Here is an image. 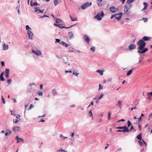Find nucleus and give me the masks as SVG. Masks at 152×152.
I'll list each match as a JSON object with an SVG mask.
<instances>
[{
    "mask_svg": "<svg viewBox=\"0 0 152 152\" xmlns=\"http://www.w3.org/2000/svg\"><path fill=\"white\" fill-rule=\"evenodd\" d=\"M138 143L141 146H142L143 145V143L140 141H138Z\"/></svg>",
    "mask_w": 152,
    "mask_h": 152,
    "instance_id": "49",
    "label": "nucleus"
},
{
    "mask_svg": "<svg viewBox=\"0 0 152 152\" xmlns=\"http://www.w3.org/2000/svg\"><path fill=\"white\" fill-rule=\"evenodd\" d=\"M56 42H60V39H56Z\"/></svg>",
    "mask_w": 152,
    "mask_h": 152,
    "instance_id": "58",
    "label": "nucleus"
},
{
    "mask_svg": "<svg viewBox=\"0 0 152 152\" xmlns=\"http://www.w3.org/2000/svg\"><path fill=\"white\" fill-rule=\"evenodd\" d=\"M125 120L124 119H121V120H119L117 122H120L121 121H123V122H124L125 121Z\"/></svg>",
    "mask_w": 152,
    "mask_h": 152,
    "instance_id": "50",
    "label": "nucleus"
},
{
    "mask_svg": "<svg viewBox=\"0 0 152 152\" xmlns=\"http://www.w3.org/2000/svg\"><path fill=\"white\" fill-rule=\"evenodd\" d=\"M150 39H151V37H150L144 36V37H143L142 38V39L143 40V41H147L150 40Z\"/></svg>",
    "mask_w": 152,
    "mask_h": 152,
    "instance_id": "14",
    "label": "nucleus"
},
{
    "mask_svg": "<svg viewBox=\"0 0 152 152\" xmlns=\"http://www.w3.org/2000/svg\"><path fill=\"white\" fill-rule=\"evenodd\" d=\"M92 3L91 2H87L83 4L81 6V8L84 10L91 5Z\"/></svg>",
    "mask_w": 152,
    "mask_h": 152,
    "instance_id": "3",
    "label": "nucleus"
},
{
    "mask_svg": "<svg viewBox=\"0 0 152 152\" xmlns=\"http://www.w3.org/2000/svg\"><path fill=\"white\" fill-rule=\"evenodd\" d=\"M123 130L126 131L125 132H128L129 131V130L128 129V127H127L126 126H123Z\"/></svg>",
    "mask_w": 152,
    "mask_h": 152,
    "instance_id": "22",
    "label": "nucleus"
},
{
    "mask_svg": "<svg viewBox=\"0 0 152 152\" xmlns=\"http://www.w3.org/2000/svg\"><path fill=\"white\" fill-rule=\"evenodd\" d=\"M96 72L99 73L101 75H102L103 74V71L102 70H97Z\"/></svg>",
    "mask_w": 152,
    "mask_h": 152,
    "instance_id": "24",
    "label": "nucleus"
},
{
    "mask_svg": "<svg viewBox=\"0 0 152 152\" xmlns=\"http://www.w3.org/2000/svg\"><path fill=\"white\" fill-rule=\"evenodd\" d=\"M1 99H2V103L4 104H5V100L2 96H1Z\"/></svg>",
    "mask_w": 152,
    "mask_h": 152,
    "instance_id": "36",
    "label": "nucleus"
},
{
    "mask_svg": "<svg viewBox=\"0 0 152 152\" xmlns=\"http://www.w3.org/2000/svg\"><path fill=\"white\" fill-rule=\"evenodd\" d=\"M122 102L120 100H118V102L116 104V105L119 107V108H121V107Z\"/></svg>",
    "mask_w": 152,
    "mask_h": 152,
    "instance_id": "16",
    "label": "nucleus"
},
{
    "mask_svg": "<svg viewBox=\"0 0 152 152\" xmlns=\"http://www.w3.org/2000/svg\"><path fill=\"white\" fill-rule=\"evenodd\" d=\"M37 94H38L39 96H42V95L43 93L41 91H38L37 93Z\"/></svg>",
    "mask_w": 152,
    "mask_h": 152,
    "instance_id": "35",
    "label": "nucleus"
},
{
    "mask_svg": "<svg viewBox=\"0 0 152 152\" xmlns=\"http://www.w3.org/2000/svg\"><path fill=\"white\" fill-rule=\"evenodd\" d=\"M4 72H3L0 75V80L1 81H3L4 80V79L3 77V74Z\"/></svg>",
    "mask_w": 152,
    "mask_h": 152,
    "instance_id": "18",
    "label": "nucleus"
},
{
    "mask_svg": "<svg viewBox=\"0 0 152 152\" xmlns=\"http://www.w3.org/2000/svg\"><path fill=\"white\" fill-rule=\"evenodd\" d=\"M34 107V105L32 104H31L30 105V106L29 107L28 110H31L32 108L33 107Z\"/></svg>",
    "mask_w": 152,
    "mask_h": 152,
    "instance_id": "41",
    "label": "nucleus"
},
{
    "mask_svg": "<svg viewBox=\"0 0 152 152\" xmlns=\"http://www.w3.org/2000/svg\"><path fill=\"white\" fill-rule=\"evenodd\" d=\"M137 44L139 45V49L137 52L139 53L142 54L145 53L148 50L147 48H145L143 50L145 47L146 44L145 42L142 39H140L137 43Z\"/></svg>",
    "mask_w": 152,
    "mask_h": 152,
    "instance_id": "1",
    "label": "nucleus"
},
{
    "mask_svg": "<svg viewBox=\"0 0 152 152\" xmlns=\"http://www.w3.org/2000/svg\"><path fill=\"white\" fill-rule=\"evenodd\" d=\"M102 88H103L102 86L100 84H99V90H100L102 89Z\"/></svg>",
    "mask_w": 152,
    "mask_h": 152,
    "instance_id": "47",
    "label": "nucleus"
},
{
    "mask_svg": "<svg viewBox=\"0 0 152 152\" xmlns=\"http://www.w3.org/2000/svg\"><path fill=\"white\" fill-rule=\"evenodd\" d=\"M137 139H138L139 140H141L142 138H141V134H140L138 135L137 137Z\"/></svg>",
    "mask_w": 152,
    "mask_h": 152,
    "instance_id": "25",
    "label": "nucleus"
},
{
    "mask_svg": "<svg viewBox=\"0 0 152 152\" xmlns=\"http://www.w3.org/2000/svg\"><path fill=\"white\" fill-rule=\"evenodd\" d=\"M122 12H120L119 13V15H119L117 14H115V18L116 19H117L118 20H120V19H121V17L122 16Z\"/></svg>",
    "mask_w": 152,
    "mask_h": 152,
    "instance_id": "8",
    "label": "nucleus"
},
{
    "mask_svg": "<svg viewBox=\"0 0 152 152\" xmlns=\"http://www.w3.org/2000/svg\"><path fill=\"white\" fill-rule=\"evenodd\" d=\"M138 126H139V130L140 131H141V125L140 124H138Z\"/></svg>",
    "mask_w": 152,
    "mask_h": 152,
    "instance_id": "56",
    "label": "nucleus"
},
{
    "mask_svg": "<svg viewBox=\"0 0 152 152\" xmlns=\"http://www.w3.org/2000/svg\"><path fill=\"white\" fill-rule=\"evenodd\" d=\"M125 0H121V1L122 2V4H123L124 3Z\"/></svg>",
    "mask_w": 152,
    "mask_h": 152,
    "instance_id": "61",
    "label": "nucleus"
},
{
    "mask_svg": "<svg viewBox=\"0 0 152 152\" xmlns=\"http://www.w3.org/2000/svg\"><path fill=\"white\" fill-rule=\"evenodd\" d=\"M19 120H18V119H17L15 121L14 120L13 121V123H16L19 121Z\"/></svg>",
    "mask_w": 152,
    "mask_h": 152,
    "instance_id": "43",
    "label": "nucleus"
},
{
    "mask_svg": "<svg viewBox=\"0 0 152 152\" xmlns=\"http://www.w3.org/2000/svg\"><path fill=\"white\" fill-rule=\"evenodd\" d=\"M69 36V37L70 39H72L74 38V36L72 32V31H70L68 33Z\"/></svg>",
    "mask_w": 152,
    "mask_h": 152,
    "instance_id": "15",
    "label": "nucleus"
},
{
    "mask_svg": "<svg viewBox=\"0 0 152 152\" xmlns=\"http://www.w3.org/2000/svg\"><path fill=\"white\" fill-rule=\"evenodd\" d=\"M39 88H40V89H42V88H43L42 85V84L40 85V86Z\"/></svg>",
    "mask_w": 152,
    "mask_h": 152,
    "instance_id": "62",
    "label": "nucleus"
},
{
    "mask_svg": "<svg viewBox=\"0 0 152 152\" xmlns=\"http://www.w3.org/2000/svg\"><path fill=\"white\" fill-rule=\"evenodd\" d=\"M69 17L71 18V20L72 21H77V18H72V17L70 15H69Z\"/></svg>",
    "mask_w": 152,
    "mask_h": 152,
    "instance_id": "23",
    "label": "nucleus"
},
{
    "mask_svg": "<svg viewBox=\"0 0 152 152\" xmlns=\"http://www.w3.org/2000/svg\"><path fill=\"white\" fill-rule=\"evenodd\" d=\"M15 139L17 140V143H19L20 141H24V140L23 138H19L18 136L16 137Z\"/></svg>",
    "mask_w": 152,
    "mask_h": 152,
    "instance_id": "11",
    "label": "nucleus"
},
{
    "mask_svg": "<svg viewBox=\"0 0 152 152\" xmlns=\"http://www.w3.org/2000/svg\"><path fill=\"white\" fill-rule=\"evenodd\" d=\"M1 64L2 66H3L4 65V61H1Z\"/></svg>",
    "mask_w": 152,
    "mask_h": 152,
    "instance_id": "57",
    "label": "nucleus"
},
{
    "mask_svg": "<svg viewBox=\"0 0 152 152\" xmlns=\"http://www.w3.org/2000/svg\"><path fill=\"white\" fill-rule=\"evenodd\" d=\"M28 33L29 39H33L32 37L33 34L32 32L29 30H28Z\"/></svg>",
    "mask_w": 152,
    "mask_h": 152,
    "instance_id": "6",
    "label": "nucleus"
},
{
    "mask_svg": "<svg viewBox=\"0 0 152 152\" xmlns=\"http://www.w3.org/2000/svg\"><path fill=\"white\" fill-rule=\"evenodd\" d=\"M95 47L94 46L92 47L90 49V50L93 52H94L95 51Z\"/></svg>",
    "mask_w": 152,
    "mask_h": 152,
    "instance_id": "30",
    "label": "nucleus"
},
{
    "mask_svg": "<svg viewBox=\"0 0 152 152\" xmlns=\"http://www.w3.org/2000/svg\"><path fill=\"white\" fill-rule=\"evenodd\" d=\"M83 39L88 44H89V42L91 41V39H89V37L87 35H84Z\"/></svg>",
    "mask_w": 152,
    "mask_h": 152,
    "instance_id": "4",
    "label": "nucleus"
},
{
    "mask_svg": "<svg viewBox=\"0 0 152 152\" xmlns=\"http://www.w3.org/2000/svg\"><path fill=\"white\" fill-rule=\"evenodd\" d=\"M142 20L145 22H146L147 21L148 19L147 18H143Z\"/></svg>",
    "mask_w": 152,
    "mask_h": 152,
    "instance_id": "39",
    "label": "nucleus"
},
{
    "mask_svg": "<svg viewBox=\"0 0 152 152\" xmlns=\"http://www.w3.org/2000/svg\"><path fill=\"white\" fill-rule=\"evenodd\" d=\"M54 3L55 5L56 6L59 4V2H58L57 0H54Z\"/></svg>",
    "mask_w": 152,
    "mask_h": 152,
    "instance_id": "28",
    "label": "nucleus"
},
{
    "mask_svg": "<svg viewBox=\"0 0 152 152\" xmlns=\"http://www.w3.org/2000/svg\"><path fill=\"white\" fill-rule=\"evenodd\" d=\"M125 131H126L125 130H117L116 131L117 132H125Z\"/></svg>",
    "mask_w": 152,
    "mask_h": 152,
    "instance_id": "37",
    "label": "nucleus"
},
{
    "mask_svg": "<svg viewBox=\"0 0 152 152\" xmlns=\"http://www.w3.org/2000/svg\"><path fill=\"white\" fill-rule=\"evenodd\" d=\"M134 68V67H133L131 69L129 70L128 72L127 73V76L131 74Z\"/></svg>",
    "mask_w": 152,
    "mask_h": 152,
    "instance_id": "21",
    "label": "nucleus"
},
{
    "mask_svg": "<svg viewBox=\"0 0 152 152\" xmlns=\"http://www.w3.org/2000/svg\"><path fill=\"white\" fill-rule=\"evenodd\" d=\"M45 17H47L49 18V17L48 16L46 15H44L43 16L39 17V18H42Z\"/></svg>",
    "mask_w": 152,
    "mask_h": 152,
    "instance_id": "40",
    "label": "nucleus"
},
{
    "mask_svg": "<svg viewBox=\"0 0 152 152\" xmlns=\"http://www.w3.org/2000/svg\"><path fill=\"white\" fill-rule=\"evenodd\" d=\"M89 114H90V116H91L92 117V118L93 119V115L92 113L91 110H90L89 112Z\"/></svg>",
    "mask_w": 152,
    "mask_h": 152,
    "instance_id": "45",
    "label": "nucleus"
},
{
    "mask_svg": "<svg viewBox=\"0 0 152 152\" xmlns=\"http://www.w3.org/2000/svg\"><path fill=\"white\" fill-rule=\"evenodd\" d=\"M52 92L53 95H55L56 94V91L54 89L52 90Z\"/></svg>",
    "mask_w": 152,
    "mask_h": 152,
    "instance_id": "29",
    "label": "nucleus"
},
{
    "mask_svg": "<svg viewBox=\"0 0 152 152\" xmlns=\"http://www.w3.org/2000/svg\"><path fill=\"white\" fill-rule=\"evenodd\" d=\"M26 29L28 30H28L29 29H31L29 26L28 25H26Z\"/></svg>",
    "mask_w": 152,
    "mask_h": 152,
    "instance_id": "53",
    "label": "nucleus"
},
{
    "mask_svg": "<svg viewBox=\"0 0 152 152\" xmlns=\"http://www.w3.org/2000/svg\"><path fill=\"white\" fill-rule=\"evenodd\" d=\"M60 43L62 44L63 46H65V47H67L69 45L68 44H66L64 42L62 41Z\"/></svg>",
    "mask_w": 152,
    "mask_h": 152,
    "instance_id": "20",
    "label": "nucleus"
},
{
    "mask_svg": "<svg viewBox=\"0 0 152 152\" xmlns=\"http://www.w3.org/2000/svg\"><path fill=\"white\" fill-rule=\"evenodd\" d=\"M12 80L11 79H8L7 80V82L8 83V84H9L10 83H11Z\"/></svg>",
    "mask_w": 152,
    "mask_h": 152,
    "instance_id": "42",
    "label": "nucleus"
},
{
    "mask_svg": "<svg viewBox=\"0 0 152 152\" xmlns=\"http://www.w3.org/2000/svg\"><path fill=\"white\" fill-rule=\"evenodd\" d=\"M142 120V118H141V117H140L139 118H138V124H139V122L140 121Z\"/></svg>",
    "mask_w": 152,
    "mask_h": 152,
    "instance_id": "44",
    "label": "nucleus"
},
{
    "mask_svg": "<svg viewBox=\"0 0 152 152\" xmlns=\"http://www.w3.org/2000/svg\"><path fill=\"white\" fill-rule=\"evenodd\" d=\"M78 74H79V73H77L75 72H73V75H75L76 76H77Z\"/></svg>",
    "mask_w": 152,
    "mask_h": 152,
    "instance_id": "48",
    "label": "nucleus"
},
{
    "mask_svg": "<svg viewBox=\"0 0 152 152\" xmlns=\"http://www.w3.org/2000/svg\"><path fill=\"white\" fill-rule=\"evenodd\" d=\"M58 151H64V152H67V151H65L64 150L62 149H61V148H60V149L59 150H58Z\"/></svg>",
    "mask_w": 152,
    "mask_h": 152,
    "instance_id": "38",
    "label": "nucleus"
},
{
    "mask_svg": "<svg viewBox=\"0 0 152 152\" xmlns=\"http://www.w3.org/2000/svg\"><path fill=\"white\" fill-rule=\"evenodd\" d=\"M20 127L19 126H16L13 128V131L15 132H16L19 131Z\"/></svg>",
    "mask_w": 152,
    "mask_h": 152,
    "instance_id": "12",
    "label": "nucleus"
},
{
    "mask_svg": "<svg viewBox=\"0 0 152 152\" xmlns=\"http://www.w3.org/2000/svg\"><path fill=\"white\" fill-rule=\"evenodd\" d=\"M135 0H127V3L128 4H130L133 2Z\"/></svg>",
    "mask_w": 152,
    "mask_h": 152,
    "instance_id": "27",
    "label": "nucleus"
},
{
    "mask_svg": "<svg viewBox=\"0 0 152 152\" xmlns=\"http://www.w3.org/2000/svg\"><path fill=\"white\" fill-rule=\"evenodd\" d=\"M3 49L4 50H7L8 48V45H6L5 43L3 44Z\"/></svg>",
    "mask_w": 152,
    "mask_h": 152,
    "instance_id": "19",
    "label": "nucleus"
},
{
    "mask_svg": "<svg viewBox=\"0 0 152 152\" xmlns=\"http://www.w3.org/2000/svg\"><path fill=\"white\" fill-rule=\"evenodd\" d=\"M16 117L17 119H18L20 117V115H18L16 116Z\"/></svg>",
    "mask_w": 152,
    "mask_h": 152,
    "instance_id": "60",
    "label": "nucleus"
},
{
    "mask_svg": "<svg viewBox=\"0 0 152 152\" xmlns=\"http://www.w3.org/2000/svg\"><path fill=\"white\" fill-rule=\"evenodd\" d=\"M65 72H69V73H71L72 72V70H70V71H65Z\"/></svg>",
    "mask_w": 152,
    "mask_h": 152,
    "instance_id": "64",
    "label": "nucleus"
},
{
    "mask_svg": "<svg viewBox=\"0 0 152 152\" xmlns=\"http://www.w3.org/2000/svg\"><path fill=\"white\" fill-rule=\"evenodd\" d=\"M39 11L40 12L43 13L44 11V10H40V9L36 10H35V12H37Z\"/></svg>",
    "mask_w": 152,
    "mask_h": 152,
    "instance_id": "31",
    "label": "nucleus"
},
{
    "mask_svg": "<svg viewBox=\"0 0 152 152\" xmlns=\"http://www.w3.org/2000/svg\"><path fill=\"white\" fill-rule=\"evenodd\" d=\"M137 105V104H136L134 107H132L131 108V110L132 111L134 109H136V108H137V107H136V106Z\"/></svg>",
    "mask_w": 152,
    "mask_h": 152,
    "instance_id": "46",
    "label": "nucleus"
},
{
    "mask_svg": "<svg viewBox=\"0 0 152 152\" xmlns=\"http://www.w3.org/2000/svg\"><path fill=\"white\" fill-rule=\"evenodd\" d=\"M149 95H150L151 96H152V92H149V93H147V95L148 96Z\"/></svg>",
    "mask_w": 152,
    "mask_h": 152,
    "instance_id": "59",
    "label": "nucleus"
},
{
    "mask_svg": "<svg viewBox=\"0 0 152 152\" xmlns=\"http://www.w3.org/2000/svg\"><path fill=\"white\" fill-rule=\"evenodd\" d=\"M116 128L117 129H123V126H119L116 127Z\"/></svg>",
    "mask_w": 152,
    "mask_h": 152,
    "instance_id": "54",
    "label": "nucleus"
},
{
    "mask_svg": "<svg viewBox=\"0 0 152 152\" xmlns=\"http://www.w3.org/2000/svg\"><path fill=\"white\" fill-rule=\"evenodd\" d=\"M62 21V20L59 18H57L56 20V23H58L61 22Z\"/></svg>",
    "mask_w": 152,
    "mask_h": 152,
    "instance_id": "26",
    "label": "nucleus"
},
{
    "mask_svg": "<svg viewBox=\"0 0 152 152\" xmlns=\"http://www.w3.org/2000/svg\"><path fill=\"white\" fill-rule=\"evenodd\" d=\"M104 14L103 12H101L100 13H98L94 17V18H96L98 20H100L102 18Z\"/></svg>",
    "mask_w": 152,
    "mask_h": 152,
    "instance_id": "2",
    "label": "nucleus"
},
{
    "mask_svg": "<svg viewBox=\"0 0 152 152\" xmlns=\"http://www.w3.org/2000/svg\"><path fill=\"white\" fill-rule=\"evenodd\" d=\"M9 69H6L5 70V77L7 78H8L9 77Z\"/></svg>",
    "mask_w": 152,
    "mask_h": 152,
    "instance_id": "10",
    "label": "nucleus"
},
{
    "mask_svg": "<svg viewBox=\"0 0 152 152\" xmlns=\"http://www.w3.org/2000/svg\"><path fill=\"white\" fill-rule=\"evenodd\" d=\"M136 47V46L135 45H134L133 44H131L128 46L130 50H132L134 49Z\"/></svg>",
    "mask_w": 152,
    "mask_h": 152,
    "instance_id": "7",
    "label": "nucleus"
},
{
    "mask_svg": "<svg viewBox=\"0 0 152 152\" xmlns=\"http://www.w3.org/2000/svg\"><path fill=\"white\" fill-rule=\"evenodd\" d=\"M115 15H113L111 17V18H110V19H112V18H114V17H115Z\"/></svg>",
    "mask_w": 152,
    "mask_h": 152,
    "instance_id": "63",
    "label": "nucleus"
},
{
    "mask_svg": "<svg viewBox=\"0 0 152 152\" xmlns=\"http://www.w3.org/2000/svg\"><path fill=\"white\" fill-rule=\"evenodd\" d=\"M143 4L145 6H146V7L148 6V4L147 3L144 2Z\"/></svg>",
    "mask_w": 152,
    "mask_h": 152,
    "instance_id": "51",
    "label": "nucleus"
},
{
    "mask_svg": "<svg viewBox=\"0 0 152 152\" xmlns=\"http://www.w3.org/2000/svg\"><path fill=\"white\" fill-rule=\"evenodd\" d=\"M118 10V9L116 8L115 6H113L110 8V10L113 13L116 12Z\"/></svg>",
    "mask_w": 152,
    "mask_h": 152,
    "instance_id": "5",
    "label": "nucleus"
},
{
    "mask_svg": "<svg viewBox=\"0 0 152 152\" xmlns=\"http://www.w3.org/2000/svg\"><path fill=\"white\" fill-rule=\"evenodd\" d=\"M127 124H128V127H129L131 125V123L130 122V121L129 120L127 121Z\"/></svg>",
    "mask_w": 152,
    "mask_h": 152,
    "instance_id": "33",
    "label": "nucleus"
},
{
    "mask_svg": "<svg viewBox=\"0 0 152 152\" xmlns=\"http://www.w3.org/2000/svg\"><path fill=\"white\" fill-rule=\"evenodd\" d=\"M108 119L109 120L110 119L111 113L110 112H109L108 113Z\"/></svg>",
    "mask_w": 152,
    "mask_h": 152,
    "instance_id": "32",
    "label": "nucleus"
},
{
    "mask_svg": "<svg viewBox=\"0 0 152 152\" xmlns=\"http://www.w3.org/2000/svg\"><path fill=\"white\" fill-rule=\"evenodd\" d=\"M32 52L38 56L40 55L41 54V52L39 50H37V51H35L34 50H32Z\"/></svg>",
    "mask_w": 152,
    "mask_h": 152,
    "instance_id": "9",
    "label": "nucleus"
},
{
    "mask_svg": "<svg viewBox=\"0 0 152 152\" xmlns=\"http://www.w3.org/2000/svg\"><path fill=\"white\" fill-rule=\"evenodd\" d=\"M38 5V4L37 2H35L33 3L32 4H31V5L32 6H35Z\"/></svg>",
    "mask_w": 152,
    "mask_h": 152,
    "instance_id": "34",
    "label": "nucleus"
},
{
    "mask_svg": "<svg viewBox=\"0 0 152 152\" xmlns=\"http://www.w3.org/2000/svg\"><path fill=\"white\" fill-rule=\"evenodd\" d=\"M102 1L103 0H97V3L99 6H101L102 5V4L101 3Z\"/></svg>",
    "mask_w": 152,
    "mask_h": 152,
    "instance_id": "17",
    "label": "nucleus"
},
{
    "mask_svg": "<svg viewBox=\"0 0 152 152\" xmlns=\"http://www.w3.org/2000/svg\"><path fill=\"white\" fill-rule=\"evenodd\" d=\"M74 25H72L71 26H70V27H64L62 26L61 24H58V26L57 27H59V28H71V27H72V26H73Z\"/></svg>",
    "mask_w": 152,
    "mask_h": 152,
    "instance_id": "13",
    "label": "nucleus"
},
{
    "mask_svg": "<svg viewBox=\"0 0 152 152\" xmlns=\"http://www.w3.org/2000/svg\"><path fill=\"white\" fill-rule=\"evenodd\" d=\"M147 7H146V6H145L143 8L142 10V11H143V10H145L147 8Z\"/></svg>",
    "mask_w": 152,
    "mask_h": 152,
    "instance_id": "55",
    "label": "nucleus"
},
{
    "mask_svg": "<svg viewBox=\"0 0 152 152\" xmlns=\"http://www.w3.org/2000/svg\"><path fill=\"white\" fill-rule=\"evenodd\" d=\"M103 96V95L102 94H101L99 97V99H102Z\"/></svg>",
    "mask_w": 152,
    "mask_h": 152,
    "instance_id": "52",
    "label": "nucleus"
}]
</instances>
